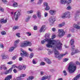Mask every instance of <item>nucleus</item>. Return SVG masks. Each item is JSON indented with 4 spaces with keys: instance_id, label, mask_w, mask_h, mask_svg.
<instances>
[{
    "instance_id": "obj_28",
    "label": "nucleus",
    "mask_w": 80,
    "mask_h": 80,
    "mask_svg": "<svg viewBox=\"0 0 80 80\" xmlns=\"http://www.w3.org/2000/svg\"><path fill=\"white\" fill-rule=\"evenodd\" d=\"M52 53L53 52H52V50L49 49L48 51V54H49V55H51V54H52Z\"/></svg>"
},
{
    "instance_id": "obj_29",
    "label": "nucleus",
    "mask_w": 80,
    "mask_h": 80,
    "mask_svg": "<svg viewBox=\"0 0 80 80\" xmlns=\"http://www.w3.org/2000/svg\"><path fill=\"white\" fill-rule=\"evenodd\" d=\"M18 68H19L20 70H21L23 69V66L22 65H19L18 67Z\"/></svg>"
},
{
    "instance_id": "obj_2",
    "label": "nucleus",
    "mask_w": 80,
    "mask_h": 80,
    "mask_svg": "<svg viewBox=\"0 0 80 80\" xmlns=\"http://www.w3.org/2000/svg\"><path fill=\"white\" fill-rule=\"evenodd\" d=\"M77 66L76 64L72 62H70L68 67V72L70 73H73L76 70Z\"/></svg>"
},
{
    "instance_id": "obj_31",
    "label": "nucleus",
    "mask_w": 80,
    "mask_h": 80,
    "mask_svg": "<svg viewBox=\"0 0 80 80\" xmlns=\"http://www.w3.org/2000/svg\"><path fill=\"white\" fill-rule=\"evenodd\" d=\"M4 9L3 8H2L1 6H0V11L3 12H4Z\"/></svg>"
},
{
    "instance_id": "obj_7",
    "label": "nucleus",
    "mask_w": 80,
    "mask_h": 80,
    "mask_svg": "<svg viewBox=\"0 0 80 80\" xmlns=\"http://www.w3.org/2000/svg\"><path fill=\"white\" fill-rule=\"evenodd\" d=\"M58 32L59 33L58 36L59 37H62V36L65 35V32L63 31V29H59L58 30Z\"/></svg>"
},
{
    "instance_id": "obj_63",
    "label": "nucleus",
    "mask_w": 80,
    "mask_h": 80,
    "mask_svg": "<svg viewBox=\"0 0 80 80\" xmlns=\"http://www.w3.org/2000/svg\"><path fill=\"white\" fill-rule=\"evenodd\" d=\"M23 68L25 70L26 68V66L25 65H23Z\"/></svg>"
},
{
    "instance_id": "obj_52",
    "label": "nucleus",
    "mask_w": 80,
    "mask_h": 80,
    "mask_svg": "<svg viewBox=\"0 0 80 80\" xmlns=\"http://www.w3.org/2000/svg\"><path fill=\"white\" fill-rule=\"evenodd\" d=\"M76 65H80V63L78 61H76Z\"/></svg>"
},
{
    "instance_id": "obj_58",
    "label": "nucleus",
    "mask_w": 80,
    "mask_h": 80,
    "mask_svg": "<svg viewBox=\"0 0 80 80\" xmlns=\"http://www.w3.org/2000/svg\"><path fill=\"white\" fill-rule=\"evenodd\" d=\"M44 15L45 17H47V16H48V13L45 12L44 14Z\"/></svg>"
},
{
    "instance_id": "obj_64",
    "label": "nucleus",
    "mask_w": 80,
    "mask_h": 80,
    "mask_svg": "<svg viewBox=\"0 0 80 80\" xmlns=\"http://www.w3.org/2000/svg\"><path fill=\"white\" fill-rule=\"evenodd\" d=\"M13 71L14 73H17V70L16 69H14Z\"/></svg>"
},
{
    "instance_id": "obj_38",
    "label": "nucleus",
    "mask_w": 80,
    "mask_h": 80,
    "mask_svg": "<svg viewBox=\"0 0 80 80\" xmlns=\"http://www.w3.org/2000/svg\"><path fill=\"white\" fill-rule=\"evenodd\" d=\"M63 73L65 76H66L67 75V72H66V71L65 70H64L63 71Z\"/></svg>"
},
{
    "instance_id": "obj_61",
    "label": "nucleus",
    "mask_w": 80,
    "mask_h": 80,
    "mask_svg": "<svg viewBox=\"0 0 80 80\" xmlns=\"http://www.w3.org/2000/svg\"><path fill=\"white\" fill-rule=\"evenodd\" d=\"M1 66H2V68H3L5 67V65L4 64V65H1Z\"/></svg>"
},
{
    "instance_id": "obj_14",
    "label": "nucleus",
    "mask_w": 80,
    "mask_h": 80,
    "mask_svg": "<svg viewBox=\"0 0 80 80\" xmlns=\"http://www.w3.org/2000/svg\"><path fill=\"white\" fill-rule=\"evenodd\" d=\"M51 77V76H44L43 77H42V80H45V79H47L48 78V79H50Z\"/></svg>"
},
{
    "instance_id": "obj_4",
    "label": "nucleus",
    "mask_w": 80,
    "mask_h": 80,
    "mask_svg": "<svg viewBox=\"0 0 80 80\" xmlns=\"http://www.w3.org/2000/svg\"><path fill=\"white\" fill-rule=\"evenodd\" d=\"M70 12H67L63 13L62 16V18H70Z\"/></svg>"
},
{
    "instance_id": "obj_56",
    "label": "nucleus",
    "mask_w": 80,
    "mask_h": 80,
    "mask_svg": "<svg viewBox=\"0 0 80 80\" xmlns=\"http://www.w3.org/2000/svg\"><path fill=\"white\" fill-rule=\"evenodd\" d=\"M67 10H70L71 9V7L68 6L67 8Z\"/></svg>"
},
{
    "instance_id": "obj_47",
    "label": "nucleus",
    "mask_w": 80,
    "mask_h": 80,
    "mask_svg": "<svg viewBox=\"0 0 80 80\" xmlns=\"http://www.w3.org/2000/svg\"><path fill=\"white\" fill-rule=\"evenodd\" d=\"M0 47L2 48H4V46H3V44H0Z\"/></svg>"
},
{
    "instance_id": "obj_57",
    "label": "nucleus",
    "mask_w": 80,
    "mask_h": 80,
    "mask_svg": "<svg viewBox=\"0 0 80 80\" xmlns=\"http://www.w3.org/2000/svg\"><path fill=\"white\" fill-rule=\"evenodd\" d=\"M52 30L53 32H55V31H56V29L55 28H52Z\"/></svg>"
},
{
    "instance_id": "obj_21",
    "label": "nucleus",
    "mask_w": 80,
    "mask_h": 80,
    "mask_svg": "<svg viewBox=\"0 0 80 80\" xmlns=\"http://www.w3.org/2000/svg\"><path fill=\"white\" fill-rule=\"evenodd\" d=\"M79 13H80V11H77L75 14V15H74L75 18H76V17H77V16L78 15V14Z\"/></svg>"
},
{
    "instance_id": "obj_8",
    "label": "nucleus",
    "mask_w": 80,
    "mask_h": 80,
    "mask_svg": "<svg viewBox=\"0 0 80 80\" xmlns=\"http://www.w3.org/2000/svg\"><path fill=\"white\" fill-rule=\"evenodd\" d=\"M49 23L51 25H52V24H53L55 21V19L54 17H51L49 18Z\"/></svg>"
},
{
    "instance_id": "obj_19",
    "label": "nucleus",
    "mask_w": 80,
    "mask_h": 80,
    "mask_svg": "<svg viewBox=\"0 0 80 80\" xmlns=\"http://www.w3.org/2000/svg\"><path fill=\"white\" fill-rule=\"evenodd\" d=\"M19 43V40H17L15 41L14 42V47H17V44H18V43Z\"/></svg>"
},
{
    "instance_id": "obj_12",
    "label": "nucleus",
    "mask_w": 80,
    "mask_h": 80,
    "mask_svg": "<svg viewBox=\"0 0 80 80\" xmlns=\"http://www.w3.org/2000/svg\"><path fill=\"white\" fill-rule=\"evenodd\" d=\"M45 25H43L41 29L39 30V32L40 33H41V32H45Z\"/></svg>"
},
{
    "instance_id": "obj_11",
    "label": "nucleus",
    "mask_w": 80,
    "mask_h": 80,
    "mask_svg": "<svg viewBox=\"0 0 80 80\" xmlns=\"http://www.w3.org/2000/svg\"><path fill=\"white\" fill-rule=\"evenodd\" d=\"M12 68H10L9 70H7L4 73L5 75H7L8 74V73H10L12 72Z\"/></svg>"
},
{
    "instance_id": "obj_16",
    "label": "nucleus",
    "mask_w": 80,
    "mask_h": 80,
    "mask_svg": "<svg viewBox=\"0 0 80 80\" xmlns=\"http://www.w3.org/2000/svg\"><path fill=\"white\" fill-rule=\"evenodd\" d=\"M73 27L75 28H76V29H77L78 30H80V26L77 24H74L73 25Z\"/></svg>"
},
{
    "instance_id": "obj_22",
    "label": "nucleus",
    "mask_w": 80,
    "mask_h": 80,
    "mask_svg": "<svg viewBox=\"0 0 80 80\" xmlns=\"http://www.w3.org/2000/svg\"><path fill=\"white\" fill-rule=\"evenodd\" d=\"M34 78V77L33 76H29L28 78H27V80H32Z\"/></svg>"
},
{
    "instance_id": "obj_23",
    "label": "nucleus",
    "mask_w": 80,
    "mask_h": 80,
    "mask_svg": "<svg viewBox=\"0 0 80 80\" xmlns=\"http://www.w3.org/2000/svg\"><path fill=\"white\" fill-rule=\"evenodd\" d=\"M65 25V22H63L62 23L58 25L59 27H62Z\"/></svg>"
},
{
    "instance_id": "obj_39",
    "label": "nucleus",
    "mask_w": 80,
    "mask_h": 80,
    "mask_svg": "<svg viewBox=\"0 0 80 80\" xmlns=\"http://www.w3.org/2000/svg\"><path fill=\"white\" fill-rule=\"evenodd\" d=\"M33 57V53H31L29 56L30 58H32Z\"/></svg>"
},
{
    "instance_id": "obj_33",
    "label": "nucleus",
    "mask_w": 80,
    "mask_h": 80,
    "mask_svg": "<svg viewBox=\"0 0 80 80\" xmlns=\"http://www.w3.org/2000/svg\"><path fill=\"white\" fill-rule=\"evenodd\" d=\"M33 12V11H29L27 12V13H28V14H30V13H32Z\"/></svg>"
},
{
    "instance_id": "obj_5",
    "label": "nucleus",
    "mask_w": 80,
    "mask_h": 80,
    "mask_svg": "<svg viewBox=\"0 0 80 80\" xmlns=\"http://www.w3.org/2000/svg\"><path fill=\"white\" fill-rule=\"evenodd\" d=\"M32 43L29 42L25 41L24 42L22 43L21 44V47H26L27 46H31Z\"/></svg>"
},
{
    "instance_id": "obj_41",
    "label": "nucleus",
    "mask_w": 80,
    "mask_h": 80,
    "mask_svg": "<svg viewBox=\"0 0 80 80\" xmlns=\"http://www.w3.org/2000/svg\"><path fill=\"white\" fill-rule=\"evenodd\" d=\"M72 2V0H68V1H67V3H71Z\"/></svg>"
},
{
    "instance_id": "obj_43",
    "label": "nucleus",
    "mask_w": 80,
    "mask_h": 80,
    "mask_svg": "<svg viewBox=\"0 0 80 80\" xmlns=\"http://www.w3.org/2000/svg\"><path fill=\"white\" fill-rule=\"evenodd\" d=\"M45 63L44 62H41L40 63V65H44Z\"/></svg>"
},
{
    "instance_id": "obj_34",
    "label": "nucleus",
    "mask_w": 80,
    "mask_h": 80,
    "mask_svg": "<svg viewBox=\"0 0 80 80\" xmlns=\"http://www.w3.org/2000/svg\"><path fill=\"white\" fill-rule=\"evenodd\" d=\"M1 34H2V35H5V34H6V32L4 31H2L1 32Z\"/></svg>"
},
{
    "instance_id": "obj_25",
    "label": "nucleus",
    "mask_w": 80,
    "mask_h": 80,
    "mask_svg": "<svg viewBox=\"0 0 80 80\" xmlns=\"http://www.w3.org/2000/svg\"><path fill=\"white\" fill-rule=\"evenodd\" d=\"M13 6L14 7H18V4L17 2H15L14 3Z\"/></svg>"
},
{
    "instance_id": "obj_17",
    "label": "nucleus",
    "mask_w": 80,
    "mask_h": 80,
    "mask_svg": "<svg viewBox=\"0 0 80 80\" xmlns=\"http://www.w3.org/2000/svg\"><path fill=\"white\" fill-rule=\"evenodd\" d=\"M37 14L39 18H40V17H42V15H41V13H40V11H37Z\"/></svg>"
},
{
    "instance_id": "obj_40",
    "label": "nucleus",
    "mask_w": 80,
    "mask_h": 80,
    "mask_svg": "<svg viewBox=\"0 0 80 80\" xmlns=\"http://www.w3.org/2000/svg\"><path fill=\"white\" fill-rule=\"evenodd\" d=\"M42 2H43V0H39L38 4H39V5H40V4H41V3H42Z\"/></svg>"
},
{
    "instance_id": "obj_13",
    "label": "nucleus",
    "mask_w": 80,
    "mask_h": 80,
    "mask_svg": "<svg viewBox=\"0 0 80 80\" xmlns=\"http://www.w3.org/2000/svg\"><path fill=\"white\" fill-rule=\"evenodd\" d=\"M49 12L50 15H55V13H56V11L50 10L49 11Z\"/></svg>"
},
{
    "instance_id": "obj_15",
    "label": "nucleus",
    "mask_w": 80,
    "mask_h": 80,
    "mask_svg": "<svg viewBox=\"0 0 80 80\" xmlns=\"http://www.w3.org/2000/svg\"><path fill=\"white\" fill-rule=\"evenodd\" d=\"M1 23H6L7 22V18H6L5 20L4 18L0 20Z\"/></svg>"
},
{
    "instance_id": "obj_35",
    "label": "nucleus",
    "mask_w": 80,
    "mask_h": 80,
    "mask_svg": "<svg viewBox=\"0 0 80 80\" xmlns=\"http://www.w3.org/2000/svg\"><path fill=\"white\" fill-rule=\"evenodd\" d=\"M78 78H79L78 77V76L77 75V76L74 78L72 80H78Z\"/></svg>"
},
{
    "instance_id": "obj_10",
    "label": "nucleus",
    "mask_w": 80,
    "mask_h": 80,
    "mask_svg": "<svg viewBox=\"0 0 80 80\" xmlns=\"http://www.w3.org/2000/svg\"><path fill=\"white\" fill-rule=\"evenodd\" d=\"M44 60H45L48 64H51V63H52V62H51V61L50 60V59H48V58H45Z\"/></svg>"
},
{
    "instance_id": "obj_36",
    "label": "nucleus",
    "mask_w": 80,
    "mask_h": 80,
    "mask_svg": "<svg viewBox=\"0 0 80 80\" xmlns=\"http://www.w3.org/2000/svg\"><path fill=\"white\" fill-rule=\"evenodd\" d=\"M18 26H16V27H14L13 28V30H16V29H18Z\"/></svg>"
},
{
    "instance_id": "obj_51",
    "label": "nucleus",
    "mask_w": 80,
    "mask_h": 80,
    "mask_svg": "<svg viewBox=\"0 0 80 80\" xmlns=\"http://www.w3.org/2000/svg\"><path fill=\"white\" fill-rule=\"evenodd\" d=\"M78 52H79V51L78 50L76 49L75 50V53H78Z\"/></svg>"
},
{
    "instance_id": "obj_6",
    "label": "nucleus",
    "mask_w": 80,
    "mask_h": 80,
    "mask_svg": "<svg viewBox=\"0 0 80 80\" xmlns=\"http://www.w3.org/2000/svg\"><path fill=\"white\" fill-rule=\"evenodd\" d=\"M21 10H20V9H19L18 10V13L17 14H16L17 13V12H15L14 17L15 18V20L16 21H17V20H18V17L19 16H20V15H21Z\"/></svg>"
},
{
    "instance_id": "obj_59",
    "label": "nucleus",
    "mask_w": 80,
    "mask_h": 80,
    "mask_svg": "<svg viewBox=\"0 0 80 80\" xmlns=\"http://www.w3.org/2000/svg\"><path fill=\"white\" fill-rule=\"evenodd\" d=\"M73 47H73V46L72 47V51H73V50L75 49V45H73Z\"/></svg>"
},
{
    "instance_id": "obj_45",
    "label": "nucleus",
    "mask_w": 80,
    "mask_h": 80,
    "mask_svg": "<svg viewBox=\"0 0 80 80\" xmlns=\"http://www.w3.org/2000/svg\"><path fill=\"white\" fill-rule=\"evenodd\" d=\"M26 34H27V35H29L28 36H31V35H32L31 33H30L29 32H26Z\"/></svg>"
},
{
    "instance_id": "obj_9",
    "label": "nucleus",
    "mask_w": 80,
    "mask_h": 80,
    "mask_svg": "<svg viewBox=\"0 0 80 80\" xmlns=\"http://www.w3.org/2000/svg\"><path fill=\"white\" fill-rule=\"evenodd\" d=\"M21 51L22 52V53H21V57H23L24 56L26 57H28V53L26 52V51L22 49H21Z\"/></svg>"
},
{
    "instance_id": "obj_1",
    "label": "nucleus",
    "mask_w": 80,
    "mask_h": 80,
    "mask_svg": "<svg viewBox=\"0 0 80 80\" xmlns=\"http://www.w3.org/2000/svg\"><path fill=\"white\" fill-rule=\"evenodd\" d=\"M45 42H48V43L46 44V46L48 48H50L52 47V45H55L56 48H57L58 50H61L62 48V43H61L59 41H56L55 40H49L47 38H46L44 40L41 41V43L43 44Z\"/></svg>"
},
{
    "instance_id": "obj_27",
    "label": "nucleus",
    "mask_w": 80,
    "mask_h": 80,
    "mask_svg": "<svg viewBox=\"0 0 80 80\" xmlns=\"http://www.w3.org/2000/svg\"><path fill=\"white\" fill-rule=\"evenodd\" d=\"M7 55H2V58L3 59H6L7 58Z\"/></svg>"
},
{
    "instance_id": "obj_55",
    "label": "nucleus",
    "mask_w": 80,
    "mask_h": 80,
    "mask_svg": "<svg viewBox=\"0 0 80 80\" xmlns=\"http://www.w3.org/2000/svg\"><path fill=\"white\" fill-rule=\"evenodd\" d=\"M33 17L34 18H37V16L36 15L34 14Z\"/></svg>"
},
{
    "instance_id": "obj_3",
    "label": "nucleus",
    "mask_w": 80,
    "mask_h": 80,
    "mask_svg": "<svg viewBox=\"0 0 80 80\" xmlns=\"http://www.w3.org/2000/svg\"><path fill=\"white\" fill-rule=\"evenodd\" d=\"M53 51H54L56 57V58H61L63 57H64V56L66 55L67 54H68V53L66 52L64 54H62L60 55H59L60 53H59V52H58V51L56 50V49H54V50H53Z\"/></svg>"
},
{
    "instance_id": "obj_46",
    "label": "nucleus",
    "mask_w": 80,
    "mask_h": 80,
    "mask_svg": "<svg viewBox=\"0 0 80 80\" xmlns=\"http://www.w3.org/2000/svg\"><path fill=\"white\" fill-rule=\"evenodd\" d=\"M3 2V3H7V0H2Z\"/></svg>"
},
{
    "instance_id": "obj_44",
    "label": "nucleus",
    "mask_w": 80,
    "mask_h": 80,
    "mask_svg": "<svg viewBox=\"0 0 80 80\" xmlns=\"http://www.w3.org/2000/svg\"><path fill=\"white\" fill-rule=\"evenodd\" d=\"M20 33H18L16 34V36H17V37H18L19 38L20 37Z\"/></svg>"
},
{
    "instance_id": "obj_32",
    "label": "nucleus",
    "mask_w": 80,
    "mask_h": 80,
    "mask_svg": "<svg viewBox=\"0 0 80 80\" xmlns=\"http://www.w3.org/2000/svg\"><path fill=\"white\" fill-rule=\"evenodd\" d=\"M45 10H50V7L48 6H47L45 8Z\"/></svg>"
},
{
    "instance_id": "obj_48",
    "label": "nucleus",
    "mask_w": 80,
    "mask_h": 80,
    "mask_svg": "<svg viewBox=\"0 0 80 80\" xmlns=\"http://www.w3.org/2000/svg\"><path fill=\"white\" fill-rule=\"evenodd\" d=\"M33 28L34 30H37V26H35Z\"/></svg>"
},
{
    "instance_id": "obj_18",
    "label": "nucleus",
    "mask_w": 80,
    "mask_h": 80,
    "mask_svg": "<svg viewBox=\"0 0 80 80\" xmlns=\"http://www.w3.org/2000/svg\"><path fill=\"white\" fill-rule=\"evenodd\" d=\"M60 3L61 4H65L66 3H67V0H61Z\"/></svg>"
},
{
    "instance_id": "obj_60",
    "label": "nucleus",
    "mask_w": 80,
    "mask_h": 80,
    "mask_svg": "<svg viewBox=\"0 0 80 80\" xmlns=\"http://www.w3.org/2000/svg\"><path fill=\"white\" fill-rule=\"evenodd\" d=\"M8 64H9V65H11V64H12V62L11 61L8 62Z\"/></svg>"
},
{
    "instance_id": "obj_50",
    "label": "nucleus",
    "mask_w": 80,
    "mask_h": 80,
    "mask_svg": "<svg viewBox=\"0 0 80 80\" xmlns=\"http://www.w3.org/2000/svg\"><path fill=\"white\" fill-rule=\"evenodd\" d=\"M32 63H33V64H36V63L35 60H34V59H33L32 60Z\"/></svg>"
},
{
    "instance_id": "obj_62",
    "label": "nucleus",
    "mask_w": 80,
    "mask_h": 80,
    "mask_svg": "<svg viewBox=\"0 0 80 80\" xmlns=\"http://www.w3.org/2000/svg\"><path fill=\"white\" fill-rule=\"evenodd\" d=\"M71 37V34H69L68 35L67 37L69 38Z\"/></svg>"
},
{
    "instance_id": "obj_37",
    "label": "nucleus",
    "mask_w": 80,
    "mask_h": 80,
    "mask_svg": "<svg viewBox=\"0 0 80 80\" xmlns=\"http://www.w3.org/2000/svg\"><path fill=\"white\" fill-rule=\"evenodd\" d=\"M26 74H22L20 76V77H26Z\"/></svg>"
},
{
    "instance_id": "obj_20",
    "label": "nucleus",
    "mask_w": 80,
    "mask_h": 80,
    "mask_svg": "<svg viewBox=\"0 0 80 80\" xmlns=\"http://www.w3.org/2000/svg\"><path fill=\"white\" fill-rule=\"evenodd\" d=\"M30 18H31V16H28V17L26 19L25 21L26 22H28V21L30 20Z\"/></svg>"
},
{
    "instance_id": "obj_42",
    "label": "nucleus",
    "mask_w": 80,
    "mask_h": 80,
    "mask_svg": "<svg viewBox=\"0 0 80 80\" xmlns=\"http://www.w3.org/2000/svg\"><path fill=\"white\" fill-rule=\"evenodd\" d=\"M45 38H48L49 37V35L48 34H46L45 36Z\"/></svg>"
},
{
    "instance_id": "obj_30",
    "label": "nucleus",
    "mask_w": 80,
    "mask_h": 80,
    "mask_svg": "<svg viewBox=\"0 0 80 80\" xmlns=\"http://www.w3.org/2000/svg\"><path fill=\"white\" fill-rule=\"evenodd\" d=\"M69 60V59L68 58H64L63 59V62H67Z\"/></svg>"
},
{
    "instance_id": "obj_26",
    "label": "nucleus",
    "mask_w": 80,
    "mask_h": 80,
    "mask_svg": "<svg viewBox=\"0 0 80 80\" xmlns=\"http://www.w3.org/2000/svg\"><path fill=\"white\" fill-rule=\"evenodd\" d=\"M74 42H75V41H74V40L73 39H71L70 41V42L71 45L74 44Z\"/></svg>"
},
{
    "instance_id": "obj_49",
    "label": "nucleus",
    "mask_w": 80,
    "mask_h": 80,
    "mask_svg": "<svg viewBox=\"0 0 80 80\" xmlns=\"http://www.w3.org/2000/svg\"><path fill=\"white\" fill-rule=\"evenodd\" d=\"M44 4L45 6H46V7H47V6H48V3L47 2H44Z\"/></svg>"
},
{
    "instance_id": "obj_53",
    "label": "nucleus",
    "mask_w": 80,
    "mask_h": 80,
    "mask_svg": "<svg viewBox=\"0 0 80 80\" xmlns=\"http://www.w3.org/2000/svg\"><path fill=\"white\" fill-rule=\"evenodd\" d=\"M55 37H56V35H52V39H53L54 38H55Z\"/></svg>"
},
{
    "instance_id": "obj_24",
    "label": "nucleus",
    "mask_w": 80,
    "mask_h": 80,
    "mask_svg": "<svg viewBox=\"0 0 80 80\" xmlns=\"http://www.w3.org/2000/svg\"><path fill=\"white\" fill-rule=\"evenodd\" d=\"M15 48V47H11L10 49L9 50V52H12L14 50V49Z\"/></svg>"
},
{
    "instance_id": "obj_54",
    "label": "nucleus",
    "mask_w": 80,
    "mask_h": 80,
    "mask_svg": "<svg viewBox=\"0 0 80 80\" xmlns=\"http://www.w3.org/2000/svg\"><path fill=\"white\" fill-rule=\"evenodd\" d=\"M19 60V61H22V60H23V58H22V57H20Z\"/></svg>"
}]
</instances>
